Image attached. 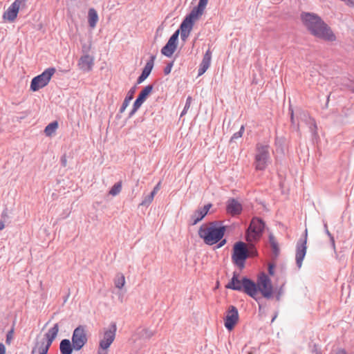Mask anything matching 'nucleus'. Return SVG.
Here are the masks:
<instances>
[{
  "instance_id": "7c9ffc66",
  "label": "nucleus",
  "mask_w": 354,
  "mask_h": 354,
  "mask_svg": "<svg viewBox=\"0 0 354 354\" xmlns=\"http://www.w3.org/2000/svg\"><path fill=\"white\" fill-rule=\"evenodd\" d=\"M125 283L124 277L123 275H120L118 277V278L115 281V286L118 288H122Z\"/></svg>"
},
{
  "instance_id": "0eeeda50",
  "label": "nucleus",
  "mask_w": 354,
  "mask_h": 354,
  "mask_svg": "<svg viewBox=\"0 0 354 354\" xmlns=\"http://www.w3.org/2000/svg\"><path fill=\"white\" fill-rule=\"evenodd\" d=\"M55 73V68H48L41 74L33 77L30 82V90L32 91H37L40 88L46 86Z\"/></svg>"
},
{
  "instance_id": "864d4df0",
  "label": "nucleus",
  "mask_w": 354,
  "mask_h": 354,
  "mask_svg": "<svg viewBox=\"0 0 354 354\" xmlns=\"http://www.w3.org/2000/svg\"><path fill=\"white\" fill-rule=\"evenodd\" d=\"M185 113V110L182 112L181 115H183Z\"/></svg>"
},
{
  "instance_id": "6ab92c4d",
  "label": "nucleus",
  "mask_w": 354,
  "mask_h": 354,
  "mask_svg": "<svg viewBox=\"0 0 354 354\" xmlns=\"http://www.w3.org/2000/svg\"><path fill=\"white\" fill-rule=\"evenodd\" d=\"M211 59H212V53L210 50H207L206 53H205L202 62L200 65V68L198 69V75H202L204 74L206 71L209 67L210 63H211Z\"/></svg>"
},
{
  "instance_id": "79ce46f5",
  "label": "nucleus",
  "mask_w": 354,
  "mask_h": 354,
  "mask_svg": "<svg viewBox=\"0 0 354 354\" xmlns=\"http://www.w3.org/2000/svg\"><path fill=\"white\" fill-rule=\"evenodd\" d=\"M66 162H67V160H66V158L65 156H63L62 158H61V164L63 167H66Z\"/></svg>"
},
{
  "instance_id": "423d86ee",
  "label": "nucleus",
  "mask_w": 354,
  "mask_h": 354,
  "mask_svg": "<svg viewBox=\"0 0 354 354\" xmlns=\"http://www.w3.org/2000/svg\"><path fill=\"white\" fill-rule=\"evenodd\" d=\"M264 229V223L259 218H253L246 232V241L251 243L258 241Z\"/></svg>"
},
{
  "instance_id": "2f4dec72",
  "label": "nucleus",
  "mask_w": 354,
  "mask_h": 354,
  "mask_svg": "<svg viewBox=\"0 0 354 354\" xmlns=\"http://www.w3.org/2000/svg\"><path fill=\"white\" fill-rule=\"evenodd\" d=\"M244 131H245V127L243 125H242L240 128V130L238 132L233 134V136L231 138V141L234 139H238L239 138H241L244 133Z\"/></svg>"
},
{
  "instance_id": "7ed1b4c3",
  "label": "nucleus",
  "mask_w": 354,
  "mask_h": 354,
  "mask_svg": "<svg viewBox=\"0 0 354 354\" xmlns=\"http://www.w3.org/2000/svg\"><path fill=\"white\" fill-rule=\"evenodd\" d=\"M209 0H200L197 7L194 8L185 17L180 25V36L183 41L189 37L194 23L203 14Z\"/></svg>"
},
{
  "instance_id": "aec40b11",
  "label": "nucleus",
  "mask_w": 354,
  "mask_h": 354,
  "mask_svg": "<svg viewBox=\"0 0 354 354\" xmlns=\"http://www.w3.org/2000/svg\"><path fill=\"white\" fill-rule=\"evenodd\" d=\"M19 8L17 6L16 3H12L8 10L3 14V18L12 22L17 17Z\"/></svg>"
},
{
  "instance_id": "ddd939ff",
  "label": "nucleus",
  "mask_w": 354,
  "mask_h": 354,
  "mask_svg": "<svg viewBox=\"0 0 354 354\" xmlns=\"http://www.w3.org/2000/svg\"><path fill=\"white\" fill-rule=\"evenodd\" d=\"M59 332V326L58 324H55L52 328H50L48 332L44 335V337L46 339V344L45 347L42 349L39 350V354H47L48 351L56 337L57 336Z\"/></svg>"
},
{
  "instance_id": "f257e3e1",
  "label": "nucleus",
  "mask_w": 354,
  "mask_h": 354,
  "mask_svg": "<svg viewBox=\"0 0 354 354\" xmlns=\"http://www.w3.org/2000/svg\"><path fill=\"white\" fill-rule=\"evenodd\" d=\"M301 19L307 30L315 37L330 42L336 40V35L331 28L318 15L304 12Z\"/></svg>"
},
{
  "instance_id": "c756f323",
  "label": "nucleus",
  "mask_w": 354,
  "mask_h": 354,
  "mask_svg": "<svg viewBox=\"0 0 354 354\" xmlns=\"http://www.w3.org/2000/svg\"><path fill=\"white\" fill-rule=\"evenodd\" d=\"M154 197V192H150L148 195L145 196L140 203L142 206H149L152 202Z\"/></svg>"
},
{
  "instance_id": "b1692460",
  "label": "nucleus",
  "mask_w": 354,
  "mask_h": 354,
  "mask_svg": "<svg viewBox=\"0 0 354 354\" xmlns=\"http://www.w3.org/2000/svg\"><path fill=\"white\" fill-rule=\"evenodd\" d=\"M136 85L133 86L130 88V90L128 91L122 104L120 109V113H123L127 107L129 106V102L133 99L134 94L136 91Z\"/></svg>"
},
{
  "instance_id": "a211bd4d",
  "label": "nucleus",
  "mask_w": 354,
  "mask_h": 354,
  "mask_svg": "<svg viewBox=\"0 0 354 354\" xmlns=\"http://www.w3.org/2000/svg\"><path fill=\"white\" fill-rule=\"evenodd\" d=\"M154 59L155 56L152 55L151 56L150 59L147 61L144 68L142 69L140 75L137 79L138 84H141L149 77L153 67Z\"/></svg>"
},
{
  "instance_id": "473e14b6",
  "label": "nucleus",
  "mask_w": 354,
  "mask_h": 354,
  "mask_svg": "<svg viewBox=\"0 0 354 354\" xmlns=\"http://www.w3.org/2000/svg\"><path fill=\"white\" fill-rule=\"evenodd\" d=\"M91 50V44H88L86 43H84L82 46V52L83 55H89V51Z\"/></svg>"
},
{
  "instance_id": "e433bc0d",
  "label": "nucleus",
  "mask_w": 354,
  "mask_h": 354,
  "mask_svg": "<svg viewBox=\"0 0 354 354\" xmlns=\"http://www.w3.org/2000/svg\"><path fill=\"white\" fill-rule=\"evenodd\" d=\"M13 333H14L13 329H11L10 330H9L8 332V333L6 335V344H10V342L13 338Z\"/></svg>"
},
{
  "instance_id": "f8f14e48",
  "label": "nucleus",
  "mask_w": 354,
  "mask_h": 354,
  "mask_svg": "<svg viewBox=\"0 0 354 354\" xmlns=\"http://www.w3.org/2000/svg\"><path fill=\"white\" fill-rule=\"evenodd\" d=\"M153 85L149 84L146 86L139 93L136 100H135L133 109L129 113V118H131L136 112L140 109L143 102L147 100L149 95L151 93L153 90Z\"/></svg>"
},
{
  "instance_id": "a19ab883",
  "label": "nucleus",
  "mask_w": 354,
  "mask_h": 354,
  "mask_svg": "<svg viewBox=\"0 0 354 354\" xmlns=\"http://www.w3.org/2000/svg\"><path fill=\"white\" fill-rule=\"evenodd\" d=\"M0 354H6V347L2 343H0Z\"/></svg>"
},
{
  "instance_id": "c03bdc74",
  "label": "nucleus",
  "mask_w": 354,
  "mask_h": 354,
  "mask_svg": "<svg viewBox=\"0 0 354 354\" xmlns=\"http://www.w3.org/2000/svg\"><path fill=\"white\" fill-rule=\"evenodd\" d=\"M159 189V183L153 188L151 192H154V195L157 193Z\"/></svg>"
},
{
  "instance_id": "9d476101",
  "label": "nucleus",
  "mask_w": 354,
  "mask_h": 354,
  "mask_svg": "<svg viewBox=\"0 0 354 354\" xmlns=\"http://www.w3.org/2000/svg\"><path fill=\"white\" fill-rule=\"evenodd\" d=\"M88 341L84 326L80 325L77 327L72 335V342L73 343L74 350L80 351L86 344Z\"/></svg>"
},
{
  "instance_id": "ea45409f",
  "label": "nucleus",
  "mask_w": 354,
  "mask_h": 354,
  "mask_svg": "<svg viewBox=\"0 0 354 354\" xmlns=\"http://www.w3.org/2000/svg\"><path fill=\"white\" fill-rule=\"evenodd\" d=\"M107 348H102L99 346L97 354H108Z\"/></svg>"
},
{
  "instance_id": "4be33fe9",
  "label": "nucleus",
  "mask_w": 354,
  "mask_h": 354,
  "mask_svg": "<svg viewBox=\"0 0 354 354\" xmlns=\"http://www.w3.org/2000/svg\"><path fill=\"white\" fill-rule=\"evenodd\" d=\"M153 335V332L147 328H138L133 335L135 340L148 339Z\"/></svg>"
},
{
  "instance_id": "cd10ccee",
  "label": "nucleus",
  "mask_w": 354,
  "mask_h": 354,
  "mask_svg": "<svg viewBox=\"0 0 354 354\" xmlns=\"http://www.w3.org/2000/svg\"><path fill=\"white\" fill-rule=\"evenodd\" d=\"M270 243L274 257H277L279 254V248L275 238L272 235L270 236Z\"/></svg>"
},
{
  "instance_id": "2eb2a0df",
  "label": "nucleus",
  "mask_w": 354,
  "mask_h": 354,
  "mask_svg": "<svg viewBox=\"0 0 354 354\" xmlns=\"http://www.w3.org/2000/svg\"><path fill=\"white\" fill-rule=\"evenodd\" d=\"M239 315L238 311H227L223 317L225 327L232 331L239 322Z\"/></svg>"
},
{
  "instance_id": "72a5a7b5",
  "label": "nucleus",
  "mask_w": 354,
  "mask_h": 354,
  "mask_svg": "<svg viewBox=\"0 0 354 354\" xmlns=\"http://www.w3.org/2000/svg\"><path fill=\"white\" fill-rule=\"evenodd\" d=\"M174 61L169 62L167 63V66L164 68V73L165 75H168L171 73V68L174 66Z\"/></svg>"
},
{
  "instance_id": "58836bf2",
  "label": "nucleus",
  "mask_w": 354,
  "mask_h": 354,
  "mask_svg": "<svg viewBox=\"0 0 354 354\" xmlns=\"http://www.w3.org/2000/svg\"><path fill=\"white\" fill-rule=\"evenodd\" d=\"M274 266L272 263H270L268 266V272L270 275H274Z\"/></svg>"
},
{
  "instance_id": "4468645a",
  "label": "nucleus",
  "mask_w": 354,
  "mask_h": 354,
  "mask_svg": "<svg viewBox=\"0 0 354 354\" xmlns=\"http://www.w3.org/2000/svg\"><path fill=\"white\" fill-rule=\"evenodd\" d=\"M177 48V30H176L169 39L168 40L167 43L165 44V46H163V48L161 50V53L164 55L166 57H170L174 51L176 50Z\"/></svg>"
},
{
  "instance_id": "1a4fd4ad",
  "label": "nucleus",
  "mask_w": 354,
  "mask_h": 354,
  "mask_svg": "<svg viewBox=\"0 0 354 354\" xmlns=\"http://www.w3.org/2000/svg\"><path fill=\"white\" fill-rule=\"evenodd\" d=\"M257 288V294L259 291L261 292L263 297L270 298L272 295V286L270 279L265 273H261L257 280L256 285Z\"/></svg>"
},
{
  "instance_id": "4c0bfd02",
  "label": "nucleus",
  "mask_w": 354,
  "mask_h": 354,
  "mask_svg": "<svg viewBox=\"0 0 354 354\" xmlns=\"http://www.w3.org/2000/svg\"><path fill=\"white\" fill-rule=\"evenodd\" d=\"M26 0H15L13 3H16L17 6L20 8V7H23L25 6Z\"/></svg>"
},
{
  "instance_id": "a878e982",
  "label": "nucleus",
  "mask_w": 354,
  "mask_h": 354,
  "mask_svg": "<svg viewBox=\"0 0 354 354\" xmlns=\"http://www.w3.org/2000/svg\"><path fill=\"white\" fill-rule=\"evenodd\" d=\"M98 21V15L94 8H90L88 12V22L89 26L95 28Z\"/></svg>"
},
{
  "instance_id": "dca6fc26",
  "label": "nucleus",
  "mask_w": 354,
  "mask_h": 354,
  "mask_svg": "<svg viewBox=\"0 0 354 354\" xmlns=\"http://www.w3.org/2000/svg\"><path fill=\"white\" fill-rule=\"evenodd\" d=\"M77 65L84 72L91 71L94 65V57L90 55H82L78 61Z\"/></svg>"
},
{
  "instance_id": "49530a36",
  "label": "nucleus",
  "mask_w": 354,
  "mask_h": 354,
  "mask_svg": "<svg viewBox=\"0 0 354 354\" xmlns=\"http://www.w3.org/2000/svg\"><path fill=\"white\" fill-rule=\"evenodd\" d=\"M4 224L2 221H0V230H2L4 228Z\"/></svg>"
},
{
  "instance_id": "39448f33",
  "label": "nucleus",
  "mask_w": 354,
  "mask_h": 354,
  "mask_svg": "<svg viewBox=\"0 0 354 354\" xmlns=\"http://www.w3.org/2000/svg\"><path fill=\"white\" fill-rule=\"evenodd\" d=\"M270 156L269 146L259 143L256 146L254 166L256 170L263 171L267 167Z\"/></svg>"
},
{
  "instance_id": "603ef678",
  "label": "nucleus",
  "mask_w": 354,
  "mask_h": 354,
  "mask_svg": "<svg viewBox=\"0 0 354 354\" xmlns=\"http://www.w3.org/2000/svg\"><path fill=\"white\" fill-rule=\"evenodd\" d=\"M351 91L354 93V87L351 89Z\"/></svg>"
},
{
  "instance_id": "9b49d317",
  "label": "nucleus",
  "mask_w": 354,
  "mask_h": 354,
  "mask_svg": "<svg viewBox=\"0 0 354 354\" xmlns=\"http://www.w3.org/2000/svg\"><path fill=\"white\" fill-rule=\"evenodd\" d=\"M117 326L115 322H112L108 328L104 329L103 337L100 341V347L102 348H108L115 337Z\"/></svg>"
},
{
  "instance_id": "393cba45",
  "label": "nucleus",
  "mask_w": 354,
  "mask_h": 354,
  "mask_svg": "<svg viewBox=\"0 0 354 354\" xmlns=\"http://www.w3.org/2000/svg\"><path fill=\"white\" fill-rule=\"evenodd\" d=\"M59 349L62 354H72L74 349L73 343L68 339H64L59 344Z\"/></svg>"
},
{
  "instance_id": "37998d69",
  "label": "nucleus",
  "mask_w": 354,
  "mask_h": 354,
  "mask_svg": "<svg viewBox=\"0 0 354 354\" xmlns=\"http://www.w3.org/2000/svg\"><path fill=\"white\" fill-rule=\"evenodd\" d=\"M191 102H192V98L190 97H189L187 100V102H186V104H185V109H189V106H190V104H191Z\"/></svg>"
},
{
  "instance_id": "6e6552de",
  "label": "nucleus",
  "mask_w": 354,
  "mask_h": 354,
  "mask_svg": "<svg viewBox=\"0 0 354 354\" xmlns=\"http://www.w3.org/2000/svg\"><path fill=\"white\" fill-rule=\"evenodd\" d=\"M248 257V251L246 244L242 241L236 243L234 245L233 253L232 255V259L234 263L240 268H243L244 266L245 261Z\"/></svg>"
},
{
  "instance_id": "bb28decb",
  "label": "nucleus",
  "mask_w": 354,
  "mask_h": 354,
  "mask_svg": "<svg viewBox=\"0 0 354 354\" xmlns=\"http://www.w3.org/2000/svg\"><path fill=\"white\" fill-rule=\"evenodd\" d=\"M58 128L57 121H53L49 123L44 129V133L47 136H51Z\"/></svg>"
},
{
  "instance_id": "5701e85b",
  "label": "nucleus",
  "mask_w": 354,
  "mask_h": 354,
  "mask_svg": "<svg viewBox=\"0 0 354 354\" xmlns=\"http://www.w3.org/2000/svg\"><path fill=\"white\" fill-rule=\"evenodd\" d=\"M241 205L234 199L230 200L227 205V211L232 215L239 214L241 212Z\"/></svg>"
},
{
  "instance_id": "a18cd8bd",
  "label": "nucleus",
  "mask_w": 354,
  "mask_h": 354,
  "mask_svg": "<svg viewBox=\"0 0 354 354\" xmlns=\"http://www.w3.org/2000/svg\"><path fill=\"white\" fill-rule=\"evenodd\" d=\"M336 354H347V353L344 350L340 349L338 351H337Z\"/></svg>"
},
{
  "instance_id": "09e8293b",
  "label": "nucleus",
  "mask_w": 354,
  "mask_h": 354,
  "mask_svg": "<svg viewBox=\"0 0 354 354\" xmlns=\"http://www.w3.org/2000/svg\"><path fill=\"white\" fill-rule=\"evenodd\" d=\"M294 118H293V111H292L291 113V121L293 122Z\"/></svg>"
},
{
  "instance_id": "c9c22d12",
  "label": "nucleus",
  "mask_w": 354,
  "mask_h": 354,
  "mask_svg": "<svg viewBox=\"0 0 354 354\" xmlns=\"http://www.w3.org/2000/svg\"><path fill=\"white\" fill-rule=\"evenodd\" d=\"M46 344V339L44 337V339L42 342H41L40 343H37L36 346L35 348H33V349L32 351V354H34L37 346H38L39 350L42 349V348H44V347H45Z\"/></svg>"
},
{
  "instance_id": "20e7f679",
  "label": "nucleus",
  "mask_w": 354,
  "mask_h": 354,
  "mask_svg": "<svg viewBox=\"0 0 354 354\" xmlns=\"http://www.w3.org/2000/svg\"><path fill=\"white\" fill-rule=\"evenodd\" d=\"M225 288L234 290L244 291L253 298H256L257 296L256 284L251 280L242 277L235 272H234L230 281L225 285Z\"/></svg>"
},
{
  "instance_id": "f03ea898",
  "label": "nucleus",
  "mask_w": 354,
  "mask_h": 354,
  "mask_svg": "<svg viewBox=\"0 0 354 354\" xmlns=\"http://www.w3.org/2000/svg\"><path fill=\"white\" fill-rule=\"evenodd\" d=\"M225 232L224 226H220L217 223L212 222L201 225L198 230V236L205 244L209 245H212L221 241L217 246L221 248L226 243V240L222 239Z\"/></svg>"
},
{
  "instance_id": "8fccbe9b",
  "label": "nucleus",
  "mask_w": 354,
  "mask_h": 354,
  "mask_svg": "<svg viewBox=\"0 0 354 354\" xmlns=\"http://www.w3.org/2000/svg\"><path fill=\"white\" fill-rule=\"evenodd\" d=\"M277 315H274V316L272 319V322H274V320L276 319Z\"/></svg>"
},
{
  "instance_id": "f704fd0d",
  "label": "nucleus",
  "mask_w": 354,
  "mask_h": 354,
  "mask_svg": "<svg viewBox=\"0 0 354 354\" xmlns=\"http://www.w3.org/2000/svg\"><path fill=\"white\" fill-rule=\"evenodd\" d=\"M248 251V257L249 256L254 257V256L257 255V252L254 249V245L252 244L249 245Z\"/></svg>"
},
{
  "instance_id": "412c9836",
  "label": "nucleus",
  "mask_w": 354,
  "mask_h": 354,
  "mask_svg": "<svg viewBox=\"0 0 354 354\" xmlns=\"http://www.w3.org/2000/svg\"><path fill=\"white\" fill-rule=\"evenodd\" d=\"M306 253V239H305L301 245H298L296 253V262L299 268L301 267L302 261Z\"/></svg>"
},
{
  "instance_id": "3c124183",
  "label": "nucleus",
  "mask_w": 354,
  "mask_h": 354,
  "mask_svg": "<svg viewBox=\"0 0 354 354\" xmlns=\"http://www.w3.org/2000/svg\"><path fill=\"white\" fill-rule=\"evenodd\" d=\"M230 310H236V309H235V308L234 306H232Z\"/></svg>"
},
{
  "instance_id": "c85d7f7f",
  "label": "nucleus",
  "mask_w": 354,
  "mask_h": 354,
  "mask_svg": "<svg viewBox=\"0 0 354 354\" xmlns=\"http://www.w3.org/2000/svg\"><path fill=\"white\" fill-rule=\"evenodd\" d=\"M122 189V182H118L111 187V189L109 191V194L112 196H116L118 195Z\"/></svg>"
},
{
  "instance_id": "de8ad7c7",
  "label": "nucleus",
  "mask_w": 354,
  "mask_h": 354,
  "mask_svg": "<svg viewBox=\"0 0 354 354\" xmlns=\"http://www.w3.org/2000/svg\"><path fill=\"white\" fill-rule=\"evenodd\" d=\"M311 120H312L313 124V126H314V128H315V129H316V128H317V126H316L315 121L313 119H312Z\"/></svg>"
},
{
  "instance_id": "f3484780",
  "label": "nucleus",
  "mask_w": 354,
  "mask_h": 354,
  "mask_svg": "<svg viewBox=\"0 0 354 354\" xmlns=\"http://www.w3.org/2000/svg\"><path fill=\"white\" fill-rule=\"evenodd\" d=\"M212 207V204L209 203L204 205L203 207L198 208L192 215L191 221L192 225H196L198 222L203 220V218L207 215L209 209Z\"/></svg>"
}]
</instances>
